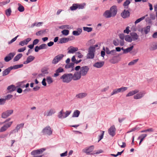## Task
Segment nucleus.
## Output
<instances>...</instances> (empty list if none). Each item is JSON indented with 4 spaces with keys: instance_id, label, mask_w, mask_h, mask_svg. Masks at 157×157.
I'll use <instances>...</instances> for the list:
<instances>
[{
    "instance_id": "46",
    "label": "nucleus",
    "mask_w": 157,
    "mask_h": 157,
    "mask_svg": "<svg viewBox=\"0 0 157 157\" xmlns=\"http://www.w3.org/2000/svg\"><path fill=\"white\" fill-rule=\"evenodd\" d=\"M46 81L48 84H50L53 82L52 79L50 76H48L46 78Z\"/></svg>"
},
{
    "instance_id": "47",
    "label": "nucleus",
    "mask_w": 157,
    "mask_h": 157,
    "mask_svg": "<svg viewBox=\"0 0 157 157\" xmlns=\"http://www.w3.org/2000/svg\"><path fill=\"white\" fill-rule=\"evenodd\" d=\"M83 29L84 31L88 32H90L92 30V28L91 27H83Z\"/></svg>"
},
{
    "instance_id": "40",
    "label": "nucleus",
    "mask_w": 157,
    "mask_h": 157,
    "mask_svg": "<svg viewBox=\"0 0 157 157\" xmlns=\"http://www.w3.org/2000/svg\"><path fill=\"white\" fill-rule=\"evenodd\" d=\"M140 128L138 126V125L136 126L135 127L132 128L130 130L128 131L127 133H130L136 130H139L140 129Z\"/></svg>"
},
{
    "instance_id": "23",
    "label": "nucleus",
    "mask_w": 157,
    "mask_h": 157,
    "mask_svg": "<svg viewBox=\"0 0 157 157\" xmlns=\"http://www.w3.org/2000/svg\"><path fill=\"white\" fill-rule=\"evenodd\" d=\"M82 31V29L81 28H78L77 29V31H73L72 34L74 36H78L81 34Z\"/></svg>"
},
{
    "instance_id": "37",
    "label": "nucleus",
    "mask_w": 157,
    "mask_h": 157,
    "mask_svg": "<svg viewBox=\"0 0 157 157\" xmlns=\"http://www.w3.org/2000/svg\"><path fill=\"white\" fill-rule=\"evenodd\" d=\"M5 13L7 17L10 16L12 12V11L10 8H9V9H6L5 11Z\"/></svg>"
},
{
    "instance_id": "10",
    "label": "nucleus",
    "mask_w": 157,
    "mask_h": 157,
    "mask_svg": "<svg viewBox=\"0 0 157 157\" xmlns=\"http://www.w3.org/2000/svg\"><path fill=\"white\" fill-rule=\"evenodd\" d=\"M108 132L110 135L113 137L116 134V129L114 125H112L108 129Z\"/></svg>"
},
{
    "instance_id": "7",
    "label": "nucleus",
    "mask_w": 157,
    "mask_h": 157,
    "mask_svg": "<svg viewBox=\"0 0 157 157\" xmlns=\"http://www.w3.org/2000/svg\"><path fill=\"white\" fill-rule=\"evenodd\" d=\"M13 123V121H10L6 123L1 127L0 129V132H2L6 131L8 128L11 126Z\"/></svg>"
},
{
    "instance_id": "30",
    "label": "nucleus",
    "mask_w": 157,
    "mask_h": 157,
    "mask_svg": "<svg viewBox=\"0 0 157 157\" xmlns=\"http://www.w3.org/2000/svg\"><path fill=\"white\" fill-rule=\"evenodd\" d=\"M23 64H21L19 65H16L13 66H11L10 67L11 70L13 69H16L23 67Z\"/></svg>"
},
{
    "instance_id": "63",
    "label": "nucleus",
    "mask_w": 157,
    "mask_h": 157,
    "mask_svg": "<svg viewBox=\"0 0 157 157\" xmlns=\"http://www.w3.org/2000/svg\"><path fill=\"white\" fill-rule=\"evenodd\" d=\"M130 31L129 30V27L127 26L125 30H124V33H127V34H128L129 32Z\"/></svg>"
},
{
    "instance_id": "64",
    "label": "nucleus",
    "mask_w": 157,
    "mask_h": 157,
    "mask_svg": "<svg viewBox=\"0 0 157 157\" xmlns=\"http://www.w3.org/2000/svg\"><path fill=\"white\" fill-rule=\"evenodd\" d=\"M39 42V40L38 39H36L33 40V44L34 45H36Z\"/></svg>"
},
{
    "instance_id": "57",
    "label": "nucleus",
    "mask_w": 157,
    "mask_h": 157,
    "mask_svg": "<svg viewBox=\"0 0 157 157\" xmlns=\"http://www.w3.org/2000/svg\"><path fill=\"white\" fill-rule=\"evenodd\" d=\"M77 4L78 9H83L84 8V5L82 4H79L77 3Z\"/></svg>"
},
{
    "instance_id": "34",
    "label": "nucleus",
    "mask_w": 157,
    "mask_h": 157,
    "mask_svg": "<svg viewBox=\"0 0 157 157\" xmlns=\"http://www.w3.org/2000/svg\"><path fill=\"white\" fill-rule=\"evenodd\" d=\"M157 49V42L153 43L151 46L150 48L151 51L155 50Z\"/></svg>"
},
{
    "instance_id": "61",
    "label": "nucleus",
    "mask_w": 157,
    "mask_h": 157,
    "mask_svg": "<svg viewBox=\"0 0 157 157\" xmlns=\"http://www.w3.org/2000/svg\"><path fill=\"white\" fill-rule=\"evenodd\" d=\"M120 142L119 141H118V145L119 146H120L121 147L124 148V147H126V143L125 142H123L122 143V145H120Z\"/></svg>"
},
{
    "instance_id": "41",
    "label": "nucleus",
    "mask_w": 157,
    "mask_h": 157,
    "mask_svg": "<svg viewBox=\"0 0 157 157\" xmlns=\"http://www.w3.org/2000/svg\"><path fill=\"white\" fill-rule=\"evenodd\" d=\"M125 40L126 41L131 42L132 41V38L129 35H127L125 36Z\"/></svg>"
},
{
    "instance_id": "26",
    "label": "nucleus",
    "mask_w": 157,
    "mask_h": 157,
    "mask_svg": "<svg viewBox=\"0 0 157 157\" xmlns=\"http://www.w3.org/2000/svg\"><path fill=\"white\" fill-rule=\"evenodd\" d=\"M48 30L47 29H45L41 30L36 33V35L37 36H40L43 34H45V33L48 32Z\"/></svg>"
},
{
    "instance_id": "13",
    "label": "nucleus",
    "mask_w": 157,
    "mask_h": 157,
    "mask_svg": "<svg viewBox=\"0 0 157 157\" xmlns=\"http://www.w3.org/2000/svg\"><path fill=\"white\" fill-rule=\"evenodd\" d=\"M73 79L74 80H78L81 78L82 75L80 73L78 72H76L75 73L74 75L72 74Z\"/></svg>"
},
{
    "instance_id": "31",
    "label": "nucleus",
    "mask_w": 157,
    "mask_h": 157,
    "mask_svg": "<svg viewBox=\"0 0 157 157\" xmlns=\"http://www.w3.org/2000/svg\"><path fill=\"white\" fill-rule=\"evenodd\" d=\"M80 114V112L78 110H76L74 111L72 117H78L79 116Z\"/></svg>"
},
{
    "instance_id": "60",
    "label": "nucleus",
    "mask_w": 157,
    "mask_h": 157,
    "mask_svg": "<svg viewBox=\"0 0 157 157\" xmlns=\"http://www.w3.org/2000/svg\"><path fill=\"white\" fill-rule=\"evenodd\" d=\"M119 93L118 91H117V89H116L113 90V92L111 93V96L113 95L117 94V93Z\"/></svg>"
},
{
    "instance_id": "50",
    "label": "nucleus",
    "mask_w": 157,
    "mask_h": 157,
    "mask_svg": "<svg viewBox=\"0 0 157 157\" xmlns=\"http://www.w3.org/2000/svg\"><path fill=\"white\" fill-rule=\"evenodd\" d=\"M69 30L66 29L63 30L61 31L62 34L65 36L68 35L69 33Z\"/></svg>"
},
{
    "instance_id": "11",
    "label": "nucleus",
    "mask_w": 157,
    "mask_h": 157,
    "mask_svg": "<svg viewBox=\"0 0 157 157\" xmlns=\"http://www.w3.org/2000/svg\"><path fill=\"white\" fill-rule=\"evenodd\" d=\"M121 15L123 18L124 19L126 18L130 17V13L128 10H126L124 9L121 13Z\"/></svg>"
},
{
    "instance_id": "35",
    "label": "nucleus",
    "mask_w": 157,
    "mask_h": 157,
    "mask_svg": "<svg viewBox=\"0 0 157 157\" xmlns=\"http://www.w3.org/2000/svg\"><path fill=\"white\" fill-rule=\"evenodd\" d=\"M18 10L20 12H23L25 10L24 7L21 5L20 3H18Z\"/></svg>"
},
{
    "instance_id": "52",
    "label": "nucleus",
    "mask_w": 157,
    "mask_h": 157,
    "mask_svg": "<svg viewBox=\"0 0 157 157\" xmlns=\"http://www.w3.org/2000/svg\"><path fill=\"white\" fill-rule=\"evenodd\" d=\"M39 46L40 49H46L48 47L46 44H43L40 45Z\"/></svg>"
},
{
    "instance_id": "3",
    "label": "nucleus",
    "mask_w": 157,
    "mask_h": 157,
    "mask_svg": "<svg viewBox=\"0 0 157 157\" xmlns=\"http://www.w3.org/2000/svg\"><path fill=\"white\" fill-rule=\"evenodd\" d=\"M89 70V68L88 66H84L81 67L79 72L82 76L86 75Z\"/></svg>"
},
{
    "instance_id": "1",
    "label": "nucleus",
    "mask_w": 157,
    "mask_h": 157,
    "mask_svg": "<svg viewBox=\"0 0 157 157\" xmlns=\"http://www.w3.org/2000/svg\"><path fill=\"white\" fill-rule=\"evenodd\" d=\"M60 78L62 80L63 82L69 83L73 79L72 74H64L60 77Z\"/></svg>"
},
{
    "instance_id": "56",
    "label": "nucleus",
    "mask_w": 157,
    "mask_h": 157,
    "mask_svg": "<svg viewBox=\"0 0 157 157\" xmlns=\"http://www.w3.org/2000/svg\"><path fill=\"white\" fill-rule=\"evenodd\" d=\"M41 71L43 74H45L48 73V69L47 68H42Z\"/></svg>"
},
{
    "instance_id": "4",
    "label": "nucleus",
    "mask_w": 157,
    "mask_h": 157,
    "mask_svg": "<svg viewBox=\"0 0 157 157\" xmlns=\"http://www.w3.org/2000/svg\"><path fill=\"white\" fill-rule=\"evenodd\" d=\"M13 112V109L7 110L2 113L1 117L2 118L6 119L9 116L12 114Z\"/></svg>"
},
{
    "instance_id": "33",
    "label": "nucleus",
    "mask_w": 157,
    "mask_h": 157,
    "mask_svg": "<svg viewBox=\"0 0 157 157\" xmlns=\"http://www.w3.org/2000/svg\"><path fill=\"white\" fill-rule=\"evenodd\" d=\"M133 48V46H131L128 48L126 49H125V50H124V51L123 52V53L124 54H126L128 52H130L131 51Z\"/></svg>"
},
{
    "instance_id": "18",
    "label": "nucleus",
    "mask_w": 157,
    "mask_h": 157,
    "mask_svg": "<svg viewBox=\"0 0 157 157\" xmlns=\"http://www.w3.org/2000/svg\"><path fill=\"white\" fill-rule=\"evenodd\" d=\"M94 148V146L92 145L90 146L88 148L86 149L85 151L84 152L86 153L87 154H93V153H91V152H92Z\"/></svg>"
},
{
    "instance_id": "59",
    "label": "nucleus",
    "mask_w": 157,
    "mask_h": 157,
    "mask_svg": "<svg viewBox=\"0 0 157 157\" xmlns=\"http://www.w3.org/2000/svg\"><path fill=\"white\" fill-rule=\"evenodd\" d=\"M63 109H62L59 113V114L58 115V117L59 118H63Z\"/></svg>"
},
{
    "instance_id": "28",
    "label": "nucleus",
    "mask_w": 157,
    "mask_h": 157,
    "mask_svg": "<svg viewBox=\"0 0 157 157\" xmlns=\"http://www.w3.org/2000/svg\"><path fill=\"white\" fill-rule=\"evenodd\" d=\"M69 41V40L67 38H62L60 39L58 41V44H63Z\"/></svg>"
},
{
    "instance_id": "14",
    "label": "nucleus",
    "mask_w": 157,
    "mask_h": 157,
    "mask_svg": "<svg viewBox=\"0 0 157 157\" xmlns=\"http://www.w3.org/2000/svg\"><path fill=\"white\" fill-rule=\"evenodd\" d=\"M31 40V38H28L26 39L20 41L19 42V45H21V46H23L25 45H27L28 43Z\"/></svg>"
},
{
    "instance_id": "42",
    "label": "nucleus",
    "mask_w": 157,
    "mask_h": 157,
    "mask_svg": "<svg viewBox=\"0 0 157 157\" xmlns=\"http://www.w3.org/2000/svg\"><path fill=\"white\" fill-rule=\"evenodd\" d=\"M139 60V59H134L130 62L128 64V66H131L134 65Z\"/></svg>"
},
{
    "instance_id": "51",
    "label": "nucleus",
    "mask_w": 157,
    "mask_h": 157,
    "mask_svg": "<svg viewBox=\"0 0 157 157\" xmlns=\"http://www.w3.org/2000/svg\"><path fill=\"white\" fill-rule=\"evenodd\" d=\"M55 113V111L54 109H51L49 111L48 113L47 116H51L53 114Z\"/></svg>"
},
{
    "instance_id": "12",
    "label": "nucleus",
    "mask_w": 157,
    "mask_h": 157,
    "mask_svg": "<svg viewBox=\"0 0 157 157\" xmlns=\"http://www.w3.org/2000/svg\"><path fill=\"white\" fill-rule=\"evenodd\" d=\"M15 55L14 52H10L4 58V60L6 62H8L11 60Z\"/></svg>"
},
{
    "instance_id": "39",
    "label": "nucleus",
    "mask_w": 157,
    "mask_h": 157,
    "mask_svg": "<svg viewBox=\"0 0 157 157\" xmlns=\"http://www.w3.org/2000/svg\"><path fill=\"white\" fill-rule=\"evenodd\" d=\"M43 22H38V23L35 22L34 23L32 24L31 27L33 28L34 27V26H36L37 27H39L42 25L43 24Z\"/></svg>"
},
{
    "instance_id": "2",
    "label": "nucleus",
    "mask_w": 157,
    "mask_h": 157,
    "mask_svg": "<svg viewBox=\"0 0 157 157\" xmlns=\"http://www.w3.org/2000/svg\"><path fill=\"white\" fill-rule=\"evenodd\" d=\"M95 49V48L92 46H90L88 49V53L87 54L86 56L87 59H93L94 56V50Z\"/></svg>"
},
{
    "instance_id": "58",
    "label": "nucleus",
    "mask_w": 157,
    "mask_h": 157,
    "mask_svg": "<svg viewBox=\"0 0 157 157\" xmlns=\"http://www.w3.org/2000/svg\"><path fill=\"white\" fill-rule=\"evenodd\" d=\"M6 102V99L2 98L0 99V105H3Z\"/></svg>"
},
{
    "instance_id": "8",
    "label": "nucleus",
    "mask_w": 157,
    "mask_h": 157,
    "mask_svg": "<svg viewBox=\"0 0 157 157\" xmlns=\"http://www.w3.org/2000/svg\"><path fill=\"white\" fill-rule=\"evenodd\" d=\"M112 16V17H115L117 14V9L116 6H113L110 7L109 10Z\"/></svg>"
},
{
    "instance_id": "38",
    "label": "nucleus",
    "mask_w": 157,
    "mask_h": 157,
    "mask_svg": "<svg viewBox=\"0 0 157 157\" xmlns=\"http://www.w3.org/2000/svg\"><path fill=\"white\" fill-rule=\"evenodd\" d=\"M147 16V14L146 15H145V16H143L142 17L140 18H139L138 19H137V20H136V21L135 22V24H136L139 23V22H140V21H142V20H144V18H145V17Z\"/></svg>"
},
{
    "instance_id": "54",
    "label": "nucleus",
    "mask_w": 157,
    "mask_h": 157,
    "mask_svg": "<svg viewBox=\"0 0 157 157\" xmlns=\"http://www.w3.org/2000/svg\"><path fill=\"white\" fill-rule=\"evenodd\" d=\"M56 71L57 72H58L57 73H59L64 72V69L61 67H59L56 70Z\"/></svg>"
},
{
    "instance_id": "22",
    "label": "nucleus",
    "mask_w": 157,
    "mask_h": 157,
    "mask_svg": "<svg viewBox=\"0 0 157 157\" xmlns=\"http://www.w3.org/2000/svg\"><path fill=\"white\" fill-rule=\"evenodd\" d=\"M139 92V90H134L130 91L126 95V97H128L132 96L138 93Z\"/></svg>"
},
{
    "instance_id": "6",
    "label": "nucleus",
    "mask_w": 157,
    "mask_h": 157,
    "mask_svg": "<svg viewBox=\"0 0 157 157\" xmlns=\"http://www.w3.org/2000/svg\"><path fill=\"white\" fill-rule=\"evenodd\" d=\"M64 56L62 54H59L56 56L53 59L52 63L53 64H56L63 58Z\"/></svg>"
},
{
    "instance_id": "5",
    "label": "nucleus",
    "mask_w": 157,
    "mask_h": 157,
    "mask_svg": "<svg viewBox=\"0 0 157 157\" xmlns=\"http://www.w3.org/2000/svg\"><path fill=\"white\" fill-rule=\"evenodd\" d=\"M42 132L44 135L50 136L52 134V130L49 126H47L43 129Z\"/></svg>"
},
{
    "instance_id": "53",
    "label": "nucleus",
    "mask_w": 157,
    "mask_h": 157,
    "mask_svg": "<svg viewBox=\"0 0 157 157\" xmlns=\"http://www.w3.org/2000/svg\"><path fill=\"white\" fill-rule=\"evenodd\" d=\"M154 131V129L152 128H150L149 129L141 131V132H153Z\"/></svg>"
},
{
    "instance_id": "25",
    "label": "nucleus",
    "mask_w": 157,
    "mask_h": 157,
    "mask_svg": "<svg viewBox=\"0 0 157 157\" xmlns=\"http://www.w3.org/2000/svg\"><path fill=\"white\" fill-rule=\"evenodd\" d=\"M130 35L132 36V40H136L138 38L139 36L136 33H130Z\"/></svg>"
},
{
    "instance_id": "43",
    "label": "nucleus",
    "mask_w": 157,
    "mask_h": 157,
    "mask_svg": "<svg viewBox=\"0 0 157 157\" xmlns=\"http://www.w3.org/2000/svg\"><path fill=\"white\" fill-rule=\"evenodd\" d=\"M78 9L77 4H73L72 6L70 7V9L71 10L73 11L76 10Z\"/></svg>"
},
{
    "instance_id": "36",
    "label": "nucleus",
    "mask_w": 157,
    "mask_h": 157,
    "mask_svg": "<svg viewBox=\"0 0 157 157\" xmlns=\"http://www.w3.org/2000/svg\"><path fill=\"white\" fill-rule=\"evenodd\" d=\"M24 124L21 123L20 124H17L16 127V129L17 132H18V130L21 128H22L24 126Z\"/></svg>"
},
{
    "instance_id": "44",
    "label": "nucleus",
    "mask_w": 157,
    "mask_h": 157,
    "mask_svg": "<svg viewBox=\"0 0 157 157\" xmlns=\"http://www.w3.org/2000/svg\"><path fill=\"white\" fill-rule=\"evenodd\" d=\"M100 131L101 133V135H99L98 136V142L100 141L103 138L104 135V132L101 130Z\"/></svg>"
},
{
    "instance_id": "62",
    "label": "nucleus",
    "mask_w": 157,
    "mask_h": 157,
    "mask_svg": "<svg viewBox=\"0 0 157 157\" xmlns=\"http://www.w3.org/2000/svg\"><path fill=\"white\" fill-rule=\"evenodd\" d=\"M113 43L115 46H117L119 44V41L118 40H114L113 41Z\"/></svg>"
},
{
    "instance_id": "20",
    "label": "nucleus",
    "mask_w": 157,
    "mask_h": 157,
    "mask_svg": "<svg viewBox=\"0 0 157 157\" xmlns=\"http://www.w3.org/2000/svg\"><path fill=\"white\" fill-rule=\"evenodd\" d=\"M103 16L106 18H109L112 17L110 11L106 10L103 14Z\"/></svg>"
},
{
    "instance_id": "19",
    "label": "nucleus",
    "mask_w": 157,
    "mask_h": 157,
    "mask_svg": "<svg viewBox=\"0 0 157 157\" xmlns=\"http://www.w3.org/2000/svg\"><path fill=\"white\" fill-rule=\"evenodd\" d=\"M104 62L103 61L101 62H97L95 63L94 65L93 66L98 68H100L102 67L104 65Z\"/></svg>"
},
{
    "instance_id": "21",
    "label": "nucleus",
    "mask_w": 157,
    "mask_h": 157,
    "mask_svg": "<svg viewBox=\"0 0 157 157\" xmlns=\"http://www.w3.org/2000/svg\"><path fill=\"white\" fill-rule=\"evenodd\" d=\"M17 87L13 85L9 86L7 88V90L10 92H12L16 90Z\"/></svg>"
},
{
    "instance_id": "24",
    "label": "nucleus",
    "mask_w": 157,
    "mask_h": 157,
    "mask_svg": "<svg viewBox=\"0 0 157 157\" xmlns=\"http://www.w3.org/2000/svg\"><path fill=\"white\" fill-rule=\"evenodd\" d=\"M70 49L68 52V53H73L78 50V48L77 47H74L72 46L70 47Z\"/></svg>"
},
{
    "instance_id": "48",
    "label": "nucleus",
    "mask_w": 157,
    "mask_h": 157,
    "mask_svg": "<svg viewBox=\"0 0 157 157\" xmlns=\"http://www.w3.org/2000/svg\"><path fill=\"white\" fill-rule=\"evenodd\" d=\"M10 2V0H6V1H3L2 2H0V6L5 5L8 3Z\"/></svg>"
},
{
    "instance_id": "55",
    "label": "nucleus",
    "mask_w": 157,
    "mask_h": 157,
    "mask_svg": "<svg viewBox=\"0 0 157 157\" xmlns=\"http://www.w3.org/2000/svg\"><path fill=\"white\" fill-rule=\"evenodd\" d=\"M71 112V111H66L65 113V116H63V118H65L68 117L70 114Z\"/></svg>"
},
{
    "instance_id": "29",
    "label": "nucleus",
    "mask_w": 157,
    "mask_h": 157,
    "mask_svg": "<svg viewBox=\"0 0 157 157\" xmlns=\"http://www.w3.org/2000/svg\"><path fill=\"white\" fill-rule=\"evenodd\" d=\"M147 136V134H141V136H140L138 137V139H140V138H141V139L140 140V143H139V145H140L141 144V143L143 141L144 139Z\"/></svg>"
},
{
    "instance_id": "49",
    "label": "nucleus",
    "mask_w": 157,
    "mask_h": 157,
    "mask_svg": "<svg viewBox=\"0 0 157 157\" xmlns=\"http://www.w3.org/2000/svg\"><path fill=\"white\" fill-rule=\"evenodd\" d=\"M150 25H148L144 28V32L146 34H147L150 31Z\"/></svg>"
},
{
    "instance_id": "16",
    "label": "nucleus",
    "mask_w": 157,
    "mask_h": 157,
    "mask_svg": "<svg viewBox=\"0 0 157 157\" xmlns=\"http://www.w3.org/2000/svg\"><path fill=\"white\" fill-rule=\"evenodd\" d=\"M145 94L142 92H140L139 93L137 94L136 95H134L133 98L134 99H140L144 96Z\"/></svg>"
},
{
    "instance_id": "27",
    "label": "nucleus",
    "mask_w": 157,
    "mask_h": 157,
    "mask_svg": "<svg viewBox=\"0 0 157 157\" xmlns=\"http://www.w3.org/2000/svg\"><path fill=\"white\" fill-rule=\"evenodd\" d=\"M11 70V69L10 67L5 70L2 72V76H4L7 75H8L10 73V71Z\"/></svg>"
},
{
    "instance_id": "15",
    "label": "nucleus",
    "mask_w": 157,
    "mask_h": 157,
    "mask_svg": "<svg viewBox=\"0 0 157 157\" xmlns=\"http://www.w3.org/2000/svg\"><path fill=\"white\" fill-rule=\"evenodd\" d=\"M35 58V57L34 56H30L27 58L26 60L24 62L23 64H26L33 60Z\"/></svg>"
},
{
    "instance_id": "17",
    "label": "nucleus",
    "mask_w": 157,
    "mask_h": 157,
    "mask_svg": "<svg viewBox=\"0 0 157 157\" xmlns=\"http://www.w3.org/2000/svg\"><path fill=\"white\" fill-rule=\"evenodd\" d=\"M87 95L86 93H81L77 94L75 97L77 98L82 99L86 96Z\"/></svg>"
},
{
    "instance_id": "9",
    "label": "nucleus",
    "mask_w": 157,
    "mask_h": 157,
    "mask_svg": "<svg viewBox=\"0 0 157 157\" xmlns=\"http://www.w3.org/2000/svg\"><path fill=\"white\" fill-rule=\"evenodd\" d=\"M46 149L44 148L34 150L31 152V155H36L40 154L42 153Z\"/></svg>"
},
{
    "instance_id": "32",
    "label": "nucleus",
    "mask_w": 157,
    "mask_h": 157,
    "mask_svg": "<svg viewBox=\"0 0 157 157\" xmlns=\"http://www.w3.org/2000/svg\"><path fill=\"white\" fill-rule=\"evenodd\" d=\"M22 56V54L20 53L17 55L13 59L14 62L18 60Z\"/></svg>"
},
{
    "instance_id": "45",
    "label": "nucleus",
    "mask_w": 157,
    "mask_h": 157,
    "mask_svg": "<svg viewBox=\"0 0 157 157\" xmlns=\"http://www.w3.org/2000/svg\"><path fill=\"white\" fill-rule=\"evenodd\" d=\"M132 0H126L123 4V6H127L126 8H128V6L130 4L131 1Z\"/></svg>"
}]
</instances>
